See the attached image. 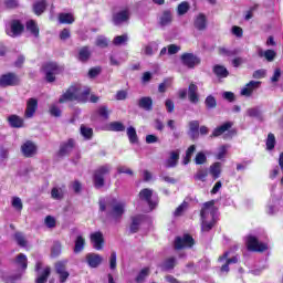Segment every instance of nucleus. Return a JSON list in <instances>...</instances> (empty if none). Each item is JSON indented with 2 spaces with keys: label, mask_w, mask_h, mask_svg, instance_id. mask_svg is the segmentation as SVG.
<instances>
[{
  "label": "nucleus",
  "mask_w": 283,
  "mask_h": 283,
  "mask_svg": "<svg viewBox=\"0 0 283 283\" xmlns=\"http://www.w3.org/2000/svg\"><path fill=\"white\" fill-rule=\"evenodd\" d=\"M99 211H106L108 218H113L115 222H120L125 214V202L113 200L111 203H105V200H99Z\"/></svg>",
  "instance_id": "nucleus-1"
},
{
  "label": "nucleus",
  "mask_w": 283,
  "mask_h": 283,
  "mask_svg": "<svg viewBox=\"0 0 283 283\" xmlns=\"http://www.w3.org/2000/svg\"><path fill=\"white\" fill-rule=\"evenodd\" d=\"M112 171V166L109 164H105L95 169L93 175V185L95 189H103L105 187V176H107Z\"/></svg>",
  "instance_id": "nucleus-2"
},
{
  "label": "nucleus",
  "mask_w": 283,
  "mask_h": 283,
  "mask_svg": "<svg viewBox=\"0 0 283 283\" xmlns=\"http://www.w3.org/2000/svg\"><path fill=\"white\" fill-rule=\"evenodd\" d=\"M48 83H54L56 81V74L63 72V66L56 64V62H49L42 66Z\"/></svg>",
  "instance_id": "nucleus-3"
},
{
  "label": "nucleus",
  "mask_w": 283,
  "mask_h": 283,
  "mask_svg": "<svg viewBox=\"0 0 283 283\" xmlns=\"http://www.w3.org/2000/svg\"><path fill=\"white\" fill-rule=\"evenodd\" d=\"M218 213V208H216L213 201H208L203 203L200 211L201 220H216V214Z\"/></svg>",
  "instance_id": "nucleus-4"
},
{
  "label": "nucleus",
  "mask_w": 283,
  "mask_h": 283,
  "mask_svg": "<svg viewBox=\"0 0 283 283\" xmlns=\"http://www.w3.org/2000/svg\"><path fill=\"white\" fill-rule=\"evenodd\" d=\"M247 247H248L249 251H255L259 253H263V251H266V249H269L266 243L260 242L258 240V238H255L253 235L247 237Z\"/></svg>",
  "instance_id": "nucleus-5"
},
{
  "label": "nucleus",
  "mask_w": 283,
  "mask_h": 283,
  "mask_svg": "<svg viewBox=\"0 0 283 283\" xmlns=\"http://www.w3.org/2000/svg\"><path fill=\"white\" fill-rule=\"evenodd\" d=\"M193 244H196L193 237L189 234H184L175 239V249H177V251H180V249H191Z\"/></svg>",
  "instance_id": "nucleus-6"
},
{
  "label": "nucleus",
  "mask_w": 283,
  "mask_h": 283,
  "mask_svg": "<svg viewBox=\"0 0 283 283\" xmlns=\"http://www.w3.org/2000/svg\"><path fill=\"white\" fill-rule=\"evenodd\" d=\"M182 65L188 67L189 70H193L196 65H200V57H198L193 53H184L180 56Z\"/></svg>",
  "instance_id": "nucleus-7"
},
{
  "label": "nucleus",
  "mask_w": 283,
  "mask_h": 283,
  "mask_svg": "<svg viewBox=\"0 0 283 283\" xmlns=\"http://www.w3.org/2000/svg\"><path fill=\"white\" fill-rule=\"evenodd\" d=\"M153 196L154 190L149 188H144L139 191V200H145L150 209H156V207L158 206V200L151 199Z\"/></svg>",
  "instance_id": "nucleus-8"
},
{
  "label": "nucleus",
  "mask_w": 283,
  "mask_h": 283,
  "mask_svg": "<svg viewBox=\"0 0 283 283\" xmlns=\"http://www.w3.org/2000/svg\"><path fill=\"white\" fill-rule=\"evenodd\" d=\"M55 273L59 275L60 283L67 282L70 272H67V261H59L55 263Z\"/></svg>",
  "instance_id": "nucleus-9"
},
{
  "label": "nucleus",
  "mask_w": 283,
  "mask_h": 283,
  "mask_svg": "<svg viewBox=\"0 0 283 283\" xmlns=\"http://www.w3.org/2000/svg\"><path fill=\"white\" fill-rule=\"evenodd\" d=\"M19 85V76L14 73H7L0 76V87H13Z\"/></svg>",
  "instance_id": "nucleus-10"
},
{
  "label": "nucleus",
  "mask_w": 283,
  "mask_h": 283,
  "mask_svg": "<svg viewBox=\"0 0 283 283\" xmlns=\"http://www.w3.org/2000/svg\"><path fill=\"white\" fill-rule=\"evenodd\" d=\"M75 145H76V143L74 142V139H69L66 142H63L60 145V149L57 151V157L65 158V156H70V154H72Z\"/></svg>",
  "instance_id": "nucleus-11"
},
{
  "label": "nucleus",
  "mask_w": 283,
  "mask_h": 283,
  "mask_svg": "<svg viewBox=\"0 0 283 283\" xmlns=\"http://www.w3.org/2000/svg\"><path fill=\"white\" fill-rule=\"evenodd\" d=\"M23 30H25V27H23L21 21L12 20L10 22V29H7L6 32H7L8 36L15 38V36H20V34L23 32Z\"/></svg>",
  "instance_id": "nucleus-12"
},
{
  "label": "nucleus",
  "mask_w": 283,
  "mask_h": 283,
  "mask_svg": "<svg viewBox=\"0 0 283 283\" xmlns=\"http://www.w3.org/2000/svg\"><path fill=\"white\" fill-rule=\"evenodd\" d=\"M21 151L24 158H32L36 156L38 147L36 144H34L32 140H27L22 146H21Z\"/></svg>",
  "instance_id": "nucleus-13"
},
{
  "label": "nucleus",
  "mask_w": 283,
  "mask_h": 283,
  "mask_svg": "<svg viewBox=\"0 0 283 283\" xmlns=\"http://www.w3.org/2000/svg\"><path fill=\"white\" fill-rule=\"evenodd\" d=\"M69 101H78V88L76 86L69 87L60 97L59 103H67Z\"/></svg>",
  "instance_id": "nucleus-14"
},
{
  "label": "nucleus",
  "mask_w": 283,
  "mask_h": 283,
  "mask_svg": "<svg viewBox=\"0 0 283 283\" xmlns=\"http://www.w3.org/2000/svg\"><path fill=\"white\" fill-rule=\"evenodd\" d=\"M158 23L160 28H167V25L174 23V13L170 10H164L158 18Z\"/></svg>",
  "instance_id": "nucleus-15"
},
{
  "label": "nucleus",
  "mask_w": 283,
  "mask_h": 283,
  "mask_svg": "<svg viewBox=\"0 0 283 283\" xmlns=\"http://www.w3.org/2000/svg\"><path fill=\"white\" fill-rule=\"evenodd\" d=\"M39 107V101L36 98H29L27 102V109L24 112L25 118H32L36 114Z\"/></svg>",
  "instance_id": "nucleus-16"
},
{
  "label": "nucleus",
  "mask_w": 283,
  "mask_h": 283,
  "mask_svg": "<svg viewBox=\"0 0 283 283\" xmlns=\"http://www.w3.org/2000/svg\"><path fill=\"white\" fill-rule=\"evenodd\" d=\"M129 21V10H123L113 15L114 25H123Z\"/></svg>",
  "instance_id": "nucleus-17"
},
{
  "label": "nucleus",
  "mask_w": 283,
  "mask_h": 283,
  "mask_svg": "<svg viewBox=\"0 0 283 283\" xmlns=\"http://www.w3.org/2000/svg\"><path fill=\"white\" fill-rule=\"evenodd\" d=\"M67 193V187L65 185L53 187L51 190V198L53 200H63Z\"/></svg>",
  "instance_id": "nucleus-18"
},
{
  "label": "nucleus",
  "mask_w": 283,
  "mask_h": 283,
  "mask_svg": "<svg viewBox=\"0 0 283 283\" xmlns=\"http://www.w3.org/2000/svg\"><path fill=\"white\" fill-rule=\"evenodd\" d=\"M91 242L93 243L94 249L96 251H101L103 249V244L105 243V239L103 238V232L97 231L91 234Z\"/></svg>",
  "instance_id": "nucleus-19"
},
{
  "label": "nucleus",
  "mask_w": 283,
  "mask_h": 283,
  "mask_svg": "<svg viewBox=\"0 0 283 283\" xmlns=\"http://www.w3.org/2000/svg\"><path fill=\"white\" fill-rule=\"evenodd\" d=\"M178 160H180V153L178 150H172L169 158L165 161L166 169H174V167H178Z\"/></svg>",
  "instance_id": "nucleus-20"
},
{
  "label": "nucleus",
  "mask_w": 283,
  "mask_h": 283,
  "mask_svg": "<svg viewBox=\"0 0 283 283\" xmlns=\"http://www.w3.org/2000/svg\"><path fill=\"white\" fill-rule=\"evenodd\" d=\"M86 262L91 269H97L103 263V256L96 253H90L86 255Z\"/></svg>",
  "instance_id": "nucleus-21"
},
{
  "label": "nucleus",
  "mask_w": 283,
  "mask_h": 283,
  "mask_svg": "<svg viewBox=\"0 0 283 283\" xmlns=\"http://www.w3.org/2000/svg\"><path fill=\"white\" fill-rule=\"evenodd\" d=\"M258 56L260 59H265L269 63H273L275 61V56H277V53L274 50H262V48L258 49Z\"/></svg>",
  "instance_id": "nucleus-22"
},
{
  "label": "nucleus",
  "mask_w": 283,
  "mask_h": 283,
  "mask_svg": "<svg viewBox=\"0 0 283 283\" xmlns=\"http://www.w3.org/2000/svg\"><path fill=\"white\" fill-rule=\"evenodd\" d=\"M233 127V123L226 122L221 126L213 129L212 134L210 135V138H218V136H222L224 132H229Z\"/></svg>",
  "instance_id": "nucleus-23"
},
{
  "label": "nucleus",
  "mask_w": 283,
  "mask_h": 283,
  "mask_svg": "<svg viewBox=\"0 0 283 283\" xmlns=\"http://www.w3.org/2000/svg\"><path fill=\"white\" fill-rule=\"evenodd\" d=\"M188 98L190 103L193 105L200 102V97L198 96V85L191 83L188 87Z\"/></svg>",
  "instance_id": "nucleus-24"
},
{
  "label": "nucleus",
  "mask_w": 283,
  "mask_h": 283,
  "mask_svg": "<svg viewBox=\"0 0 283 283\" xmlns=\"http://www.w3.org/2000/svg\"><path fill=\"white\" fill-rule=\"evenodd\" d=\"M138 107L145 109V112H151L154 109V99L149 96L142 97L138 101Z\"/></svg>",
  "instance_id": "nucleus-25"
},
{
  "label": "nucleus",
  "mask_w": 283,
  "mask_h": 283,
  "mask_svg": "<svg viewBox=\"0 0 283 283\" xmlns=\"http://www.w3.org/2000/svg\"><path fill=\"white\" fill-rule=\"evenodd\" d=\"M260 87V82L250 81L242 90H241V96H251L253 94V90H258Z\"/></svg>",
  "instance_id": "nucleus-26"
},
{
  "label": "nucleus",
  "mask_w": 283,
  "mask_h": 283,
  "mask_svg": "<svg viewBox=\"0 0 283 283\" xmlns=\"http://www.w3.org/2000/svg\"><path fill=\"white\" fill-rule=\"evenodd\" d=\"M7 120L13 129H21L24 125L23 118L19 117V115H10Z\"/></svg>",
  "instance_id": "nucleus-27"
},
{
  "label": "nucleus",
  "mask_w": 283,
  "mask_h": 283,
  "mask_svg": "<svg viewBox=\"0 0 283 283\" xmlns=\"http://www.w3.org/2000/svg\"><path fill=\"white\" fill-rule=\"evenodd\" d=\"M195 28L199 31L207 30V15H205L203 13H200L195 19Z\"/></svg>",
  "instance_id": "nucleus-28"
},
{
  "label": "nucleus",
  "mask_w": 283,
  "mask_h": 283,
  "mask_svg": "<svg viewBox=\"0 0 283 283\" xmlns=\"http://www.w3.org/2000/svg\"><path fill=\"white\" fill-rule=\"evenodd\" d=\"M90 56H92V51H90V46H83L82 49H80L77 55L78 61H81L82 63H87V61H90Z\"/></svg>",
  "instance_id": "nucleus-29"
},
{
  "label": "nucleus",
  "mask_w": 283,
  "mask_h": 283,
  "mask_svg": "<svg viewBox=\"0 0 283 283\" xmlns=\"http://www.w3.org/2000/svg\"><path fill=\"white\" fill-rule=\"evenodd\" d=\"M45 8H48V2L45 0L36 1L33 4V12L38 17H41L45 12Z\"/></svg>",
  "instance_id": "nucleus-30"
},
{
  "label": "nucleus",
  "mask_w": 283,
  "mask_h": 283,
  "mask_svg": "<svg viewBox=\"0 0 283 283\" xmlns=\"http://www.w3.org/2000/svg\"><path fill=\"white\" fill-rule=\"evenodd\" d=\"M15 264L19 266L22 271H25L28 269V256L23 253H20L15 256Z\"/></svg>",
  "instance_id": "nucleus-31"
},
{
  "label": "nucleus",
  "mask_w": 283,
  "mask_h": 283,
  "mask_svg": "<svg viewBox=\"0 0 283 283\" xmlns=\"http://www.w3.org/2000/svg\"><path fill=\"white\" fill-rule=\"evenodd\" d=\"M85 249V238L83 235H77L75 239V245H74V253H82V251Z\"/></svg>",
  "instance_id": "nucleus-32"
},
{
  "label": "nucleus",
  "mask_w": 283,
  "mask_h": 283,
  "mask_svg": "<svg viewBox=\"0 0 283 283\" xmlns=\"http://www.w3.org/2000/svg\"><path fill=\"white\" fill-rule=\"evenodd\" d=\"M27 30L30 32L35 39H39V25L34 20H29L27 22Z\"/></svg>",
  "instance_id": "nucleus-33"
},
{
  "label": "nucleus",
  "mask_w": 283,
  "mask_h": 283,
  "mask_svg": "<svg viewBox=\"0 0 283 283\" xmlns=\"http://www.w3.org/2000/svg\"><path fill=\"white\" fill-rule=\"evenodd\" d=\"M221 167L222 165L220 163H214L210 166V175L214 180H218V178H220V174H222Z\"/></svg>",
  "instance_id": "nucleus-34"
},
{
  "label": "nucleus",
  "mask_w": 283,
  "mask_h": 283,
  "mask_svg": "<svg viewBox=\"0 0 283 283\" xmlns=\"http://www.w3.org/2000/svg\"><path fill=\"white\" fill-rule=\"evenodd\" d=\"M200 128V122L198 120H191L189 122V132H190V137L198 138V129Z\"/></svg>",
  "instance_id": "nucleus-35"
},
{
  "label": "nucleus",
  "mask_w": 283,
  "mask_h": 283,
  "mask_svg": "<svg viewBox=\"0 0 283 283\" xmlns=\"http://www.w3.org/2000/svg\"><path fill=\"white\" fill-rule=\"evenodd\" d=\"M213 73L219 78H227V76H229V71L227 70V67H224L222 65H214Z\"/></svg>",
  "instance_id": "nucleus-36"
},
{
  "label": "nucleus",
  "mask_w": 283,
  "mask_h": 283,
  "mask_svg": "<svg viewBox=\"0 0 283 283\" xmlns=\"http://www.w3.org/2000/svg\"><path fill=\"white\" fill-rule=\"evenodd\" d=\"M108 132H125V125L120 122H111L107 125Z\"/></svg>",
  "instance_id": "nucleus-37"
},
{
  "label": "nucleus",
  "mask_w": 283,
  "mask_h": 283,
  "mask_svg": "<svg viewBox=\"0 0 283 283\" xmlns=\"http://www.w3.org/2000/svg\"><path fill=\"white\" fill-rule=\"evenodd\" d=\"M142 220H143V218L140 216L132 218V223H130V228H129L130 233H138V229L140 227Z\"/></svg>",
  "instance_id": "nucleus-38"
},
{
  "label": "nucleus",
  "mask_w": 283,
  "mask_h": 283,
  "mask_svg": "<svg viewBox=\"0 0 283 283\" xmlns=\"http://www.w3.org/2000/svg\"><path fill=\"white\" fill-rule=\"evenodd\" d=\"M176 266V258L171 256L164 261L161 264L163 271H171Z\"/></svg>",
  "instance_id": "nucleus-39"
},
{
  "label": "nucleus",
  "mask_w": 283,
  "mask_h": 283,
  "mask_svg": "<svg viewBox=\"0 0 283 283\" xmlns=\"http://www.w3.org/2000/svg\"><path fill=\"white\" fill-rule=\"evenodd\" d=\"M13 239L19 247H22V248L28 247V240H25V235H23L21 232H15L13 234Z\"/></svg>",
  "instance_id": "nucleus-40"
},
{
  "label": "nucleus",
  "mask_w": 283,
  "mask_h": 283,
  "mask_svg": "<svg viewBox=\"0 0 283 283\" xmlns=\"http://www.w3.org/2000/svg\"><path fill=\"white\" fill-rule=\"evenodd\" d=\"M208 176H209V170H207V168H200L197 171V174L193 176V178L195 180H200L201 182H205Z\"/></svg>",
  "instance_id": "nucleus-41"
},
{
  "label": "nucleus",
  "mask_w": 283,
  "mask_h": 283,
  "mask_svg": "<svg viewBox=\"0 0 283 283\" xmlns=\"http://www.w3.org/2000/svg\"><path fill=\"white\" fill-rule=\"evenodd\" d=\"M205 105L207 109H216V107H218V102L213 95H208L205 99Z\"/></svg>",
  "instance_id": "nucleus-42"
},
{
  "label": "nucleus",
  "mask_w": 283,
  "mask_h": 283,
  "mask_svg": "<svg viewBox=\"0 0 283 283\" xmlns=\"http://www.w3.org/2000/svg\"><path fill=\"white\" fill-rule=\"evenodd\" d=\"M51 269L50 266H46L41 275H39L35 280V283H45L48 282V279L50 277Z\"/></svg>",
  "instance_id": "nucleus-43"
},
{
  "label": "nucleus",
  "mask_w": 283,
  "mask_h": 283,
  "mask_svg": "<svg viewBox=\"0 0 283 283\" xmlns=\"http://www.w3.org/2000/svg\"><path fill=\"white\" fill-rule=\"evenodd\" d=\"M59 21L60 23L72 24L74 22V15L72 13H60Z\"/></svg>",
  "instance_id": "nucleus-44"
},
{
  "label": "nucleus",
  "mask_w": 283,
  "mask_h": 283,
  "mask_svg": "<svg viewBox=\"0 0 283 283\" xmlns=\"http://www.w3.org/2000/svg\"><path fill=\"white\" fill-rule=\"evenodd\" d=\"M213 224H216V220L201 219V231H211V229H213Z\"/></svg>",
  "instance_id": "nucleus-45"
},
{
  "label": "nucleus",
  "mask_w": 283,
  "mask_h": 283,
  "mask_svg": "<svg viewBox=\"0 0 283 283\" xmlns=\"http://www.w3.org/2000/svg\"><path fill=\"white\" fill-rule=\"evenodd\" d=\"M127 136H128L129 143L132 144L138 143V135L136 134V128H134V126H129L127 128Z\"/></svg>",
  "instance_id": "nucleus-46"
},
{
  "label": "nucleus",
  "mask_w": 283,
  "mask_h": 283,
  "mask_svg": "<svg viewBox=\"0 0 283 283\" xmlns=\"http://www.w3.org/2000/svg\"><path fill=\"white\" fill-rule=\"evenodd\" d=\"M196 154V145H191L187 150H186V156L184 158V165H189L191 163V156Z\"/></svg>",
  "instance_id": "nucleus-47"
},
{
  "label": "nucleus",
  "mask_w": 283,
  "mask_h": 283,
  "mask_svg": "<svg viewBox=\"0 0 283 283\" xmlns=\"http://www.w3.org/2000/svg\"><path fill=\"white\" fill-rule=\"evenodd\" d=\"M63 249V245H61V242L55 241L53 243V247L51 249V255L52 258H59V255H61V251Z\"/></svg>",
  "instance_id": "nucleus-48"
},
{
  "label": "nucleus",
  "mask_w": 283,
  "mask_h": 283,
  "mask_svg": "<svg viewBox=\"0 0 283 283\" xmlns=\"http://www.w3.org/2000/svg\"><path fill=\"white\" fill-rule=\"evenodd\" d=\"M81 135L86 138V140H90L92 136L94 135V130L90 127H86L85 125H82L81 128Z\"/></svg>",
  "instance_id": "nucleus-49"
},
{
  "label": "nucleus",
  "mask_w": 283,
  "mask_h": 283,
  "mask_svg": "<svg viewBox=\"0 0 283 283\" xmlns=\"http://www.w3.org/2000/svg\"><path fill=\"white\" fill-rule=\"evenodd\" d=\"M187 209H189V203L187 201H184L179 207H177L174 216L176 218H180V216H182V213H185Z\"/></svg>",
  "instance_id": "nucleus-50"
},
{
  "label": "nucleus",
  "mask_w": 283,
  "mask_h": 283,
  "mask_svg": "<svg viewBox=\"0 0 283 283\" xmlns=\"http://www.w3.org/2000/svg\"><path fill=\"white\" fill-rule=\"evenodd\" d=\"M148 276H149V269H148V268H145V269H143V270L138 273V275H137V277L135 279V281H136L137 283H143V282H145V280H147Z\"/></svg>",
  "instance_id": "nucleus-51"
},
{
  "label": "nucleus",
  "mask_w": 283,
  "mask_h": 283,
  "mask_svg": "<svg viewBox=\"0 0 283 283\" xmlns=\"http://www.w3.org/2000/svg\"><path fill=\"white\" fill-rule=\"evenodd\" d=\"M127 41H129V36L127 34H123L115 36L113 43L115 45H125Z\"/></svg>",
  "instance_id": "nucleus-52"
},
{
  "label": "nucleus",
  "mask_w": 283,
  "mask_h": 283,
  "mask_svg": "<svg viewBox=\"0 0 283 283\" xmlns=\"http://www.w3.org/2000/svg\"><path fill=\"white\" fill-rule=\"evenodd\" d=\"M266 149H269V151L275 149V135H273V133L268 135Z\"/></svg>",
  "instance_id": "nucleus-53"
},
{
  "label": "nucleus",
  "mask_w": 283,
  "mask_h": 283,
  "mask_svg": "<svg viewBox=\"0 0 283 283\" xmlns=\"http://www.w3.org/2000/svg\"><path fill=\"white\" fill-rule=\"evenodd\" d=\"M95 45H97V48H107V45H109V40H107V38L99 35L97 36L96 41H95Z\"/></svg>",
  "instance_id": "nucleus-54"
},
{
  "label": "nucleus",
  "mask_w": 283,
  "mask_h": 283,
  "mask_svg": "<svg viewBox=\"0 0 283 283\" xmlns=\"http://www.w3.org/2000/svg\"><path fill=\"white\" fill-rule=\"evenodd\" d=\"M11 205H12L13 209H17V211L23 210V201H21V198H19V197H13Z\"/></svg>",
  "instance_id": "nucleus-55"
},
{
  "label": "nucleus",
  "mask_w": 283,
  "mask_h": 283,
  "mask_svg": "<svg viewBox=\"0 0 283 283\" xmlns=\"http://www.w3.org/2000/svg\"><path fill=\"white\" fill-rule=\"evenodd\" d=\"M177 12L179 17H182V14H187V12H189V2H181L177 8Z\"/></svg>",
  "instance_id": "nucleus-56"
},
{
  "label": "nucleus",
  "mask_w": 283,
  "mask_h": 283,
  "mask_svg": "<svg viewBox=\"0 0 283 283\" xmlns=\"http://www.w3.org/2000/svg\"><path fill=\"white\" fill-rule=\"evenodd\" d=\"M97 114H98V116L104 118V120H107L109 118V111L107 109V106H105V105L98 107Z\"/></svg>",
  "instance_id": "nucleus-57"
},
{
  "label": "nucleus",
  "mask_w": 283,
  "mask_h": 283,
  "mask_svg": "<svg viewBox=\"0 0 283 283\" xmlns=\"http://www.w3.org/2000/svg\"><path fill=\"white\" fill-rule=\"evenodd\" d=\"M248 116H250L251 118H260V116H262V112L260 111V108L254 107V108H249L247 111Z\"/></svg>",
  "instance_id": "nucleus-58"
},
{
  "label": "nucleus",
  "mask_w": 283,
  "mask_h": 283,
  "mask_svg": "<svg viewBox=\"0 0 283 283\" xmlns=\"http://www.w3.org/2000/svg\"><path fill=\"white\" fill-rule=\"evenodd\" d=\"M44 224L48 227V229H54L56 227V219L52 216H46L44 219Z\"/></svg>",
  "instance_id": "nucleus-59"
},
{
  "label": "nucleus",
  "mask_w": 283,
  "mask_h": 283,
  "mask_svg": "<svg viewBox=\"0 0 283 283\" xmlns=\"http://www.w3.org/2000/svg\"><path fill=\"white\" fill-rule=\"evenodd\" d=\"M195 163L196 165H205V163H207V155H205V153H198Z\"/></svg>",
  "instance_id": "nucleus-60"
},
{
  "label": "nucleus",
  "mask_w": 283,
  "mask_h": 283,
  "mask_svg": "<svg viewBox=\"0 0 283 283\" xmlns=\"http://www.w3.org/2000/svg\"><path fill=\"white\" fill-rule=\"evenodd\" d=\"M117 174H126L127 176H134V170L127 168L126 166H118Z\"/></svg>",
  "instance_id": "nucleus-61"
},
{
  "label": "nucleus",
  "mask_w": 283,
  "mask_h": 283,
  "mask_svg": "<svg viewBox=\"0 0 283 283\" xmlns=\"http://www.w3.org/2000/svg\"><path fill=\"white\" fill-rule=\"evenodd\" d=\"M4 6L9 10H13L14 8H19V0H4Z\"/></svg>",
  "instance_id": "nucleus-62"
},
{
  "label": "nucleus",
  "mask_w": 283,
  "mask_h": 283,
  "mask_svg": "<svg viewBox=\"0 0 283 283\" xmlns=\"http://www.w3.org/2000/svg\"><path fill=\"white\" fill-rule=\"evenodd\" d=\"M51 116H55L56 118H59V116H61V108H59V106H56L55 104L50 106L49 109Z\"/></svg>",
  "instance_id": "nucleus-63"
},
{
  "label": "nucleus",
  "mask_w": 283,
  "mask_h": 283,
  "mask_svg": "<svg viewBox=\"0 0 283 283\" xmlns=\"http://www.w3.org/2000/svg\"><path fill=\"white\" fill-rule=\"evenodd\" d=\"M109 269L111 271H116V252L113 251L111 253V258H109Z\"/></svg>",
  "instance_id": "nucleus-64"
}]
</instances>
